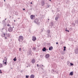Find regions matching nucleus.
Instances as JSON below:
<instances>
[{"mask_svg":"<svg viewBox=\"0 0 78 78\" xmlns=\"http://www.w3.org/2000/svg\"><path fill=\"white\" fill-rule=\"evenodd\" d=\"M18 40L19 42H22V41H23V36H19Z\"/></svg>","mask_w":78,"mask_h":78,"instance_id":"obj_1","label":"nucleus"},{"mask_svg":"<svg viewBox=\"0 0 78 78\" xmlns=\"http://www.w3.org/2000/svg\"><path fill=\"white\" fill-rule=\"evenodd\" d=\"M34 23H35L37 25H40V23L39 22V19L37 18H36L34 20Z\"/></svg>","mask_w":78,"mask_h":78,"instance_id":"obj_2","label":"nucleus"},{"mask_svg":"<svg viewBox=\"0 0 78 78\" xmlns=\"http://www.w3.org/2000/svg\"><path fill=\"white\" fill-rule=\"evenodd\" d=\"M14 28V26H13L12 27H9V28L8 29V31H9V32H12V31H13V28Z\"/></svg>","mask_w":78,"mask_h":78,"instance_id":"obj_3","label":"nucleus"},{"mask_svg":"<svg viewBox=\"0 0 78 78\" xmlns=\"http://www.w3.org/2000/svg\"><path fill=\"white\" fill-rule=\"evenodd\" d=\"M30 19L31 20H34L35 19V15H31L30 16Z\"/></svg>","mask_w":78,"mask_h":78,"instance_id":"obj_4","label":"nucleus"},{"mask_svg":"<svg viewBox=\"0 0 78 78\" xmlns=\"http://www.w3.org/2000/svg\"><path fill=\"white\" fill-rule=\"evenodd\" d=\"M74 51L75 54H78V47H76L74 50Z\"/></svg>","mask_w":78,"mask_h":78,"instance_id":"obj_5","label":"nucleus"},{"mask_svg":"<svg viewBox=\"0 0 78 78\" xmlns=\"http://www.w3.org/2000/svg\"><path fill=\"white\" fill-rule=\"evenodd\" d=\"M59 14L57 15L56 16L55 18V20H56V21H58V19L59 18Z\"/></svg>","mask_w":78,"mask_h":78,"instance_id":"obj_6","label":"nucleus"},{"mask_svg":"<svg viewBox=\"0 0 78 78\" xmlns=\"http://www.w3.org/2000/svg\"><path fill=\"white\" fill-rule=\"evenodd\" d=\"M45 4V1L44 0H42L41 2V5L43 6Z\"/></svg>","mask_w":78,"mask_h":78,"instance_id":"obj_7","label":"nucleus"},{"mask_svg":"<svg viewBox=\"0 0 78 78\" xmlns=\"http://www.w3.org/2000/svg\"><path fill=\"white\" fill-rule=\"evenodd\" d=\"M32 54V51H31V49H30L29 51V52H28L27 54L28 55H30Z\"/></svg>","mask_w":78,"mask_h":78,"instance_id":"obj_8","label":"nucleus"},{"mask_svg":"<svg viewBox=\"0 0 78 78\" xmlns=\"http://www.w3.org/2000/svg\"><path fill=\"white\" fill-rule=\"evenodd\" d=\"M32 41H35L36 40V37L33 36L32 37Z\"/></svg>","mask_w":78,"mask_h":78,"instance_id":"obj_9","label":"nucleus"},{"mask_svg":"<svg viewBox=\"0 0 78 78\" xmlns=\"http://www.w3.org/2000/svg\"><path fill=\"white\" fill-rule=\"evenodd\" d=\"M50 57V55L48 54H46L45 55V57L46 59Z\"/></svg>","mask_w":78,"mask_h":78,"instance_id":"obj_10","label":"nucleus"},{"mask_svg":"<svg viewBox=\"0 0 78 78\" xmlns=\"http://www.w3.org/2000/svg\"><path fill=\"white\" fill-rule=\"evenodd\" d=\"M1 37H5V39H7V37H6L5 36V34H2L1 35Z\"/></svg>","mask_w":78,"mask_h":78,"instance_id":"obj_11","label":"nucleus"},{"mask_svg":"<svg viewBox=\"0 0 78 78\" xmlns=\"http://www.w3.org/2000/svg\"><path fill=\"white\" fill-rule=\"evenodd\" d=\"M50 26H51V27H52V26H53V25H54V23H53L51 22H50Z\"/></svg>","mask_w":78,"mask_h":78,"instance_id":"obj_12","label":"nucleus"},{"mask_svg":"<svg viewBox=\"0 0 78 78\" xmlns=\"http://www.w3.org/2000/svg\"><path fill=\"white\" fill-rule=\"evenodd\" d=\"M30 78H34V75L33 74H32L30 76Z\"/></svg>","mask_w":78,"mask_h":78,"instance_id":"obj_13","label":"nucleus"},{"mask_svg":"<svg viewBox=\"0 0 78 78\" xmlns=\"http://www.w3.org/2000/svg\"><path fill=\"white\" fill-rule=\"evenodd\" d=\"M42 50L43 51H45L47 50V49L45 48L44 47L42 49Z\"/></svg>","mask_w":78,"mask_h":78,"instance_id":"obj_14","label":"nucleus"},{"mask_svg":"<svg viewBox=\"0 0 78 78\" xmlns=\"http://www.w3.org/2000/svg\"><path fill=\"white\" fill-rule=\"evenodd\" d=\"M49 50H53V47L52 46H51L49 48Z\"/></svg>","mask_w":78,"mask_h":78,"instance_id":"obj_15","label":"nucleus"},{"mask_svg":"<svg viewBox=\"0 0 78 78\" xmlns=\"http://www.w3.org/2000/svg\"><path fill=\"white\" fill-rule=\"evenodd\" d=\"M31 62H32V63H35V60L34 59L32 60Z\"/></svg>","mask_w":78,"mask_h":78,"instance_id":"obj_16","label":"nucleus"},{"mask_svg":"<svg viewBox=\"0 0 78 78\" xmlns=\"http://www.w3.org/2000/svg\"><path fill=\"white\" fill-rule=\"evenodd\" d=\"M5 35H6L7 36V37H9V36H10V35L9 34V33Z\"/></svg>","mask_w":78,"mask_h":78,"instance_id":"obj_17","label":"nucleus"},{"mask_svg":"<svg viewBox=\"0 0 78 78\" xmlns=\"http://www.w3.org/2000/svg\"><path fill=\"white\" fill-rule=\"evenodd\" d=\"M46 8H50V5H47L46 6Z\"/></svg>","mask_w":78,"mask_h":78,"instance_id":"obj_18","label":"nucleus"},{"mask_svg":"<svg viewBox=\"0 0 78 78\" xmlns=\"http://www.w3.org/2000/svg\"><path fill=\"white\" fill-rule=\"evenodd\" d=\"M3 67V64L2 63H0V68Z\"/></svg>","mask_w":78,"mask_h":78,"instance_id":"obj_19","label":"nucleus"},{"mask_svg":"<svg viewBox=\"0 0 78 78\" xmlns=\"http://www.w3.org/2000/svg\"><path fill=\"white\" fill-rule=\"evenodd\" d=\"M70 75H71V76H72L73 75V72H71L70 73H69Z\"/></svg>","mask_w":78,"mask_h":78,"instance_id":"obj_20","label":"nucleus"},{"mask_svg":"<svg viewBox=\"0 0 78 78\" xmlns=\"http://www.w3.org/2000/svg\"><path fill=\"white\" fill-rule=\"evenodd\" d=\"M75 23L78 24V20L75 21Z\"/></svg>","mask_w":78,"mask_h":78,"instance_id":"obj_21","label":"nucleus"},{"mask_svg":"<svg viewBox=\"0 0 78 78\" xmlns=\"http://www.w3.org/2000/svg\"><path fill=\"white\" fill-rule=\"evenodd\" d=\"M16 57H15V58H14L13 59V61H17V59H16Z\"/></svg>","mask_w":78,"mask_h":78,"instance_id":"obj_22","label":"nucleus"},{"mask_svg":"<svg viewBox=\"0 0 78 78\" xmlns=\"http://www.w3.org/2000/svg\"><path fill=\"white\" fill-rule=\"evenodd\" d=\"M47 32L48 33H50V30H48Z\"/></svg>","mask_w":78,"mask_h":78,"instance_id":"obj_23","label":"nucleus"},{"mask_svg":"<svg viewBox=\"0 0 78 78\" xmlns=\"http://www.w3.org/2000/svg\"><path fill=\"white\" fill-rule=\"evenodd\" d=\"M18 12H15V14L16 15V16H17V15H18Z\"/></svg>","mask_w":78,"mask_h":78,"instance_id":"obj_24","label":"nucleus"},{"mask_svg":"<svg viewBox=\"0 0 78 78\" xmlns=\"http://www.w3.org/2000/svg\"><path fill=\"white\" fill-rule=\"evenodd\" d=\"M70 65L71 66H73V64L72 63H70Z\"/></svg>","mask_w":78,"mask_h":78,"instance_id":"obj_25","label":"nucleus"},{"mask_svg":"<svg viewBox=\"0 0 78 78\" xmlns=\"http://www.w3.org/2000/svg\"><path fill=\"white\" fill-rule=\"evenodd\" d=\"M5 22H6V21H5V20H3V21H2V23H5Z\"/></svg>","mask_w":78,"mask_h":78,"instance_id":"obj_26","label":"nucleus"},{"mask_svg":"<svg viewBox=\"0 0 78 78\" xmlns=\"http://www.w3.org/2000/svg\"><path fill=\"white\" fill-rule=\"evenodd\" d=\"M28 77H29V76L26 75V78H28Z\"/></svg>","mask_w":78,"mask_h":78,"instance_id":"obj_27","label":"nucleus"},{"mask_svg":"<svg viewBox=\"0 0 78 78\" xmlns=\"http://www.w3.org/2000/svg\"><path fill=\"white\" fill-rule=\"evenodd\" d=\"M5 62H7V58H5Z\"/></svg>","mask_w":78,"mask_h":78,"instance_id":"obj_28","label":"nucleus"},{"mask_svg":"<svg viewBox=\"0 0 78 78\" xmlns=\"http://www.w3.org/2000/svg\"><path fill=\"white\" fill-rule=\"evenodd\" d=\"M7 27H9V26H10V25H9V24H7Z\"/></svg>","mask_w":78,"mask_h":78,"instance_id":"obj_29","label":"nucleus"},{"mask_svg":"<svg viewBox=\"0 0 78 78\" xmlns=\"http://www.w3.org/2000/svg\"><path fill=\"white\" fill-rule=\"evenodd\" d=\"M33 50H36V48H33Z\"/></svg>","mask_w":78,"mask_h":78,"instance_id":"obj_30","label":"nucleus"},{"mask_svg":"<svg viewBox=\"0 0 78 78\" xmlns=\"http://www.w3.org/2000/svg\"><path fill=\"white\" fill-rule=\"evenodd\" d=\"M1 71H2V70H0V73H2V72Z\"/></svg>","mask_w":78,"mask_h":78,"instance_id":"obj_31","label":"nucleus"},{"mask_svg":"<svg viewBox=\"0 0 78 78\" xmlns=\"http://www.w3.org/2000/svg\"><path fill=\"white\" fill-rule=\"evenodd\" d=\"M64 49H66V46L64 47Z\"/></svg>","mask_w":78,"mask_h":78,"instance_id":"obj_32","label":"nucleus"},{"mask_svg":"<svg viewBox=\"0 0 78 78\" xmlns=\"http://www.w3.org/2000/svg\"><path fill=\"white\" fill-rule=\"evenodd\" d=\"M48 20L47 21V22H49V20H50V19H48Z\"/></svg>","mask_w":78,"mask_h":78,"instance_id":"obj_33","label":"nucleus"},{"mask_svg":"<svg viewBox=\"0 0 78 78\" xmlns=\"http://www.w3.org/2000/svg\"><path fill=\"white\" fill-rule=\"evenodd\" d=\"M4 64H6V62H5L4 63Z\"/></svg>","mask_w":78,"mask_h":78,"instance_id":"obj_34","label":"nucleus"},{"mask_svg":"<svg viewBox=\"0 0 78 78\" xmlns=\"http://www.w3.org/2000/svg\"><path fill=\"white\" fill-rule=\"evenodd\" d=\"M67 62V63H69V64L70 63V62H69V61H68Z\"/></svg>","mask_w":78,"mask_h":78,"instance_id":"obj_35","label":"nucleus"},{"mask_svg":"<svg viewBox=\"0 0 78 78\" xmlns=\"http://www.w3.org/2000/svg\"><path fill=\"white\" fill-rule=\"evenodd\" d=\"M56 44H57V45H58V42H57L56 43Z\"/></svg>","mask_w":78,"mask_h":78,"instance_id":"obj_36","label":"nucleus"},{"mask_svg":"<svg viewBox=\"0 0 78 78\" xmlns=\"http://www.w3.org/2000/svg\"><path fill=\"white\" fill-rule=\"evenodd\" d=\"M63 50L64 51H66V49H64Z\"/></svg>","mask_w":78,"mask_h":78,"instance_id":"obj_37","label":"nucleus"},{"mask_svg":"<svg viewBox=\"0 0 78 78\" xmlns=\"http://www.w3.org/2000/svg\"><path fill=\"white\" fill-rule=\"evenodd\" d=\"M52 71H53V72H55V70L53 69Z\"/></svg>","mask_w":78,"mask_h":78,"instance_id":"obj_38","label":"nucleus"},{"mask_svg":"<svg viewBox=\"0 0 78 78\" xmlns=\"http://www.w3.org/2000/svg\"><path fill=\"white\" fill-rule=\"evenodd\" d=\"M23 11H25V9H23Z\"/></svg>","mask_w":78,"mask_h":78,"instance_id":"obj_39","label":"nucleus"},{"mask_svg":"<svg viewBox=\"0 0 78 78\" xmlns=\"http://www.w3.org/2000/svg\"><path fill=\"white\" fill-rule=\"evenodd\" d=\"M21 50V48H20V51Z\"/></svg>","mask_w":78,"mask_h":78,"instance_id":"obj_40","label":"nucleus"},{"mask_svg":"<svg viewBox=\"0 0 78 78\" xmlns=\"http://www.w3.org/2000/svg\"><path fill=\"white\" fill-rule=\"evenodd\" d=\"M28 67H30V66H31L29 65H28Z\"/></svg>","mask_w":78,"mask_h":78,"instance_id":"obj_41","label":"nucleus"},{"mask_svg":"<svg viewBox=\"0 0 78 78\" xmlns=\"http://www.w3.org/2000/svg\"><path fill=\"white\" fill-rule=\"evenodd\" d=\"M37 67H39V65L37 64Z\"/></svg>","mask_w":78,"mask_h":78,"instance_id":"obj_42","label":"nucleus"},{"mask_svg":"<svg viewBox=\"0 0 78 78\" xmlns=\"http://www.w3.org/2000/svg\"><path fill=\"white\" fill-rule=\"evenodd\" d=\"M3 29H4V28H2V29H1V30H3Z\"/></svg>","mask_w":78,"mask_h":78,"instance_id":"obj_43","label":"nucleus"},{"mask_svg":"<svg viewBox=\"0 0 78 78\" xmlns=\"http://www.w3.org/2000/svg\"><path fill=\"white\" fill-rule=\"evenodd\" d=\"M67 31L68 32H69V30H67Z\"/></svg>","mask_w":78,"mask_h":78,"instance_id":"obj_44","label":"nucleus"},{"mask_svg":"<svg viewBox=\"0 0 78 78\" xmlns=\"http://www.w3.org/2000/svg\"><path fill=\"white\" fill-rule=\"evenodd\" d=\"M65 31H67V30H65Z\"/></svg>","mask_w":78,"mask_h":78,"instance_id":"obj_45","label":"nucleus"},{"mask_svg":"<svg viewBox=\"0 0 78 78\" xmlns=\"http://www.w3.org/2000/svg\"><path fill=\"white\" fill-rule=\"evenodd\" d=\"M32 3H33V2H31L30 3V4H32Z\"/></svg>","mask_w":78,"mask_h":78,"instance_id":"obj_46","label":"nucleus"},{"mask_svg":"<svg viewBox=\"0 0 78 78\" xmlns=\"http://www.w3.org/2000/svg\"><path fill=\"white\" fill-rule=\"evenodd\" d=\"M26 67H28V66H27Z\"/></svg>","mask_w":78,"mask_h":78,"instance_id":"obj_47","label":"nucleus"},{"mask_svg":"<svg viewBox=\"0 0 78 78\" xmlns=\"http://www.w3.org/2000/svg\"><path fill=\"white\" fill-rule=\"evenodd\" d=\"M50 2H51V0H49Z\"/></svg>","mask_w":78,"mask_h":78,"instance_id":"obj_48","label":"nucleus"},{"mask_svg":"<svg viewBox=\"0 0 78 78\" xmlns=\"http://www.w3.org/2000/svg\"><path fill=\"white\" fill-rule=\"evenodd\" d=\"M5 20H6V19H5Z\"/></svg>","mask_w":78,"mask_h":78,"instance_id":"obj_49","label":"nucleus"},{"mask_svg":"<svg viewBox=\"0 0 78 78\" xmlns=\"http://www.w3.org/2000/svg\"><path fill=\"white\" fill-rule=\"evenodd\" d=\"M14 22H16V21L15 20H14Z\"/></svg>","mask_w":78,"mask_h":78,"instance_id":"obj_50","label":"nucleus"},{"mask_svg":"<svg viewBox=\"0 0 78 78\" xmlns=\"http://www.w3.org/2000/svg\"><path fill=\"white\" fill-rule=\"evenodd\" d=\"M5 0H4V2H5Z\"/></svg>","mask_w":78,"mask_h":78,"instance_id":"obj_51","label":"nucleus"},{"mask_svg":"<svg viewBox=\"0 0 78 78\" xmlns=\"http://www.w3.org/2000/svg\"><path fill=\"white\" fill-rule=\"evenodd\" d=\"M3 62H4V61H3Z\"/></svg>","mask_w":78,"mask_h":78,"instance_id":"obj_52","label":"nucleus"},{"mask_svg":"<svg viewBox=\"0 0 78 78\" xmlns=\"http://www.w3.org/2000/svg\"><path fill=\"white\" fill-rule=\"evenodd\" d=\"M5 58H6V57H5Z\"/></svg>","mask_w":78,"mask_h":78,"instance_id":"obj_53","label":"nucleus"},{"mask_svg":"<svg viewBox=\"0 0 78 78\" xmlns=\"http://www.w3.org/2000/svg\"><path fill=\"white\" fill-rule=\"evenodd\" d=\"M42 66H43V65H42Z\"/></svg>","mask_w":78,"mask_h":78,"instance_id":"obj_54","label":"nucleus"},{"mask_svg":"<svg viewBox=\"0 0 78 78\" xmlns=\"http://www.w3.org/2000/svg\"><path fill=\"white\" fill-rule=\"evenodd\" d=\"M11 17V16H10V18Z\"/></svg>","mask_w":78,"mask_h":78,"instance_id":"obj_55","label":"nucleus"},{"mask_svg":"<svg viewBox=\"0 0 78 78\" xmlns=\"http://www.w3.org/2000/svg\"><path fill=\"white\" fill-rule=\"evenodd\" d=\"M11 17V16H10V18Z\"/></svg>","mask_w":78,"mask_h":78,"instance_id":"obj_56","label":"nucleus"},{"mask_svg":"<svg viewBox=\"0 0 78 78\" xmlns=\"http://www.w3.org/2000/svg\"><path fill=\"white\" fill-rule=\"evenodd\" d=\"M4 61H5V59H4Z\"/></svg>","mask_w":78,"mask_h":78,"instance_id":"obj_57","label":"nucleus"},{"mask_svg":"<svg viewBox=\"0 0 78 78\" xmlns=\"http://www.w3.org/2000/svg\"><path fill=\"white\" fill-rule=\"evenodd\" d=\"M55 72H56V71H55Z\"/></svg>","mask_w":78,"mask_h":78,"instance_id":"obj_58","label":"nucleus"},{"mask_svg":"<svg viewBox=\"0 0 78 78\" xmlns=\"http://www.w3.org/2000/svg\"><path fill=\"white\" fill-rule=\"evenodd\" d=\"M0 23H1V22H0Z\"/></svg>","mask_w":78,"mask_h":78,"instance_id":"obj_59","label":"nucleus"},{"mask_svg":"<svg viewBox=\"0 0 78 78\" xmlns=\"http://www.w3.org/2000/svg\"><path fill=\"white\" fill-rule=\"evenodd\" d=\"M58 73L57 72V73Z\"/></svg>","mask_w":78,"mask_h":78,"instance_id":"obj_60","label":"nucleus"},{"mask_svg":"<svg viewBox=\"0 0 78 78\" xmlns=\"http://www.w3.org/2000/svg\"><path fill=\"white\" fill-rule=\"evenodd\" d=\"M63 52H64V51H63Z\"/></svg>","mask_w":78,"mask_h":78,"instance_id":"obj_61","label":"nucleus"}]
</instances>
